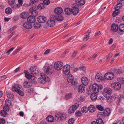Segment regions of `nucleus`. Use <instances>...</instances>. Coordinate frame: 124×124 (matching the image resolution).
Returning a JSON list of instances; mask_svg holds the SVG:
<instances>
[{"instance_id":"nucleus-1","label":"nucleus","mask_w":124,"mask_h":124,"mask_svg":"<svg viewBox=\"0 0 124 124\" xmlns=\"http://www.w3.org/2000/svg\"><path fill=\"white\" fill-rule=\"evenodd\" d=\"M22 88V85L19 84H16L13 86L12 90L13 92H16L21 96H23L24 95V94Z\"/></svg>"},{"instance_id":"nucleus-2","label":"nucleus","mask_w":124,"mask_h":124,"mask_svg":"<svg viewBox=\"0 0 124 124\" xmlns=\"http://www.w3.org/2000/svg\"><path fill=\"white\" fill-rule=\"evenodd\" d=\"M90 87L94 93H97L99 92V90H101L103 88V86L101 85H98L96 83L93 84L92 86H90Z\"/></svg>"},{"instance_id":"nucleus-3","label":"nucleus","mask_w":124,"mask_h":124,"mask_svg":"<svg viewBox=\"0 0 124 124\" xmlns=\"http://www.w3.org/2000/svg\"><path fill=\"white\" fill-rule=\"evenodd\" d=\"M43 70L45 74L47 75H51L54 72V69L52 66L45 65L43 68Z\"/></svg>"},{"instance_id":"nucleus-4","label":"nucleus","mask_w":124,"mask_h":124,"mask_svg":"<svg viewBox=\"0 0 124 124\" xmlns=\"http://www.w3.org/2000/svg\"><path fill=\"white\" fill-rule=\"evenodd\" d=\"M67 77V80L69 83H70L72 85H75L77 83L76 80L74 81L73 77L70 74H68Z\"/></svg>"},{"instance_id":"nucleus-5","label":"nucleus","mask_w":124,"mask_h":124,"mask_svg":"<svg viewBox=\"0 0 124 124\" xmlns=\"http://www.w3.org/2000/svg\"><path fill=\"white\" fill-rule=\"evenodd\" d=\"M63 65V64L62 62L58 61L55 63L54 65V67L55 70H59L62 69Z\"/></svg>"},{"instance_id":"nucleus-6","label":"nucleus","mask_w":124,"mask_h":124,"mask_svg":"<svg viewBox=\"0 0 124 124\" xmlns=\"http://www.w3.org/2000/svg\"><path fill=\"white\" fill-rule=\"evenodd\" d=\"M112 93V91L110 88L106 87L104 89L103 94L105 97H110Z\"/></svg>"},{"instance_id":"nucleus-7","label":"nucleus","mask_w":124,"mask_h":124,"mask_svg":"<svg viewBox=\"0 0 124 124\" xmlns=\"http://www.w3.org/2000/svg\"><path fill=\"white\" fill-rule=\"evenodd\" d=\"M79 106V104L78 103H75L72 106H71L68 109V112L70 114L73 113Z\"/></svg>"},{"instance_id":"nucleus-8","label":"nucleus","mask_w":124,"mask_h":124,"mask_svg":"<svg viewBox=\"0 0 124 124\" xmlns=\"http://www.w3.org/2000/svg\"><path fill=\"white\" fill-rule=\"evenodd\" d=\"M40 75L41 77V82H40V84H44L46 81H48L49 79V77L46 76L45 73H41L40 74Z\"/></svg>"},{"instance_id":"nucleus-9","label":"nucleus","mask_w":124,"mask_h":124,"mask_svg":"<svg viewBox=\"0 0 124 124\" xmlns=\"http://www.w3.org/2000/svg\"><path fill=\"white\" fill-rule=\"evenodd\" d=\"M70 66L68 64L65 65L63 67V73L65 74H69L70 71Z\"/></svg>"},{"instance_id":"nucleus-10","label":"nucleus","mask_w":124,"mask_h":124,"mask_svg":"<svg viewBox=\"0 0 124 124\" xmlns=\"http://www.w3.org/2000/svg\"><path fill=\"white\" fill-rule=\"evenodd\" d=\"M111 87L115 90H119L121 87V85L119 82H114L111 85Z\"/></svg>"},{"instance_id":"nucleus-11","label":"nucleus","mask_w":124,"mask_h":124,"mask_svg":"<svg viewBox=\"0 0 124 124\" xmlns=\"http://www.w3.org/2000/svg\"><path fill=\"white\" fill-rule=\"evenodd\" d=\"M114 77V74L112 73H107L104 75L105 78L108 80H111Z\"/></svg>"},{"instance_id":"nucleus-12","label":"nucleus","mask_w":124,"mask_h":124,"mask_svg":"<svg viewBox=\"0 0 124 124\" xmlns=\"http://www.w3.org/2000/svg\"><path fill=\"white\" fill-rule=\"evenodd\" d=\"M39 69L36 67H31L30 69V71L32 74H37L38 73Z\"/></svg>"},{"instance_id":"nucleus-13","label":"nucleus","mask_w":124,"mask_h":124,"mask_svg":"<svg viewBox=\"0 0 124 124\" xmlns=\"http://www.w3.org/2000/svg\"><path fill=\"white\" fill-rule=\"evenodd\" d=\"M66 116V115L65 114L57 113L55 115L56 118H55L56 119L57 118H58L59 120H63L65 119Z\"/></svg>"},{"instance_id":"nucleus-14","label":"nucleus","mask_w":124,"mask_h":124,"mask_svg":"<svg viewBox=\"0 0 124 124\" xmlns=\"http://www.w3.org/2000/svg\"><path fill=\"white\" fill-rule=\"evenodd\" d=\"M37 21L39 23H44L46 21V18L43 16H39L37 19Z\"/></svg>"},{"instance_id":"nucleus-15","label":"nucleus","mask_w":124,"mask_h":124,"mask_svg":"<svg viewBox=\"0 0 124 124\" xmlns=\"http://www.w3.org/2000/svg\"><path fill=\"white\" fill-rule=\"evenodd\" d=\"M79 11L78 8L77 7L74 6L71 9V14L74 16L77 15Z\"/></svg>"},{"instance_id":"nucleus-16","label":"nucleus","mask_w":124,"mask_h":124,"mask_svg":"<svg viewBox=\"0 0 124 124\" xmlns=\"http://www.w3.org/2000/svg\"><path fill=\"white\" fill-rule=\"evenodd\" d=\"M95 78L96 80L98 82L102 81L104 79L102 75L99 73H97L96 75Z\"/></svg>"},{"instance_id":"nucleus-17","label":"nucleus","mask_w":124,"mask_h":124,"mask_svg":"<svg viewBox=\"0 0 124 124\" xmlns=\"http://www.w3.org/2000/svg\"><path fill=\"white\" fill-rule=\"evenodd\" d=\"M118 28L119 27L117 24H113L111 26V30L113 32H116L118 31Z\"/></svg>"},{"instance_id":"nucleus-18","label":"nucleus","mask_w":124,"mask_h":124,"mask_svg":"<svg viewBox=\"0 0 124 124\" xmlns=\"http://www.w3.org/2000/svg\"><path fill=\"white\" fill-rule=\"evenodd\" d=\"M23 85L25 88H28L32 86V83L31 82L26 81L23 83Z\"/></svg>"},{"instance_id":"nucleus-19","label":"nucleus","mask_w":124,"mask_h":124,"mask_svg":"<svg viewBox=\"0 0 124 124\" xmlns=\"http://www.w3.org/2000/svg\"><path fill=\"white\" fill-rule=\"evenodd\" d=\"M112 96L113 98L114 99L117 100L116 104H119V102L121 101V98L120 96H118L117 95L115 94H113L112 95Z\"/></svg>"},{"instance_id":"nucleus-20","label":"nucleus","mask_w":124,"mask_h":124,"mask_svg":"<svg viewBox=\"0 0 124 124\" xmlns=\"http://www.w3.org/2000/svg\"><path fill=\"white\" fill-rule=\"evenodd\" d=\"M54 11L55 13L57 15H60L62 13L63 10L61 8L58 7L55 9Z\"/></svg>"},{"instance_id":"nucleus-21","label":"nucleus","mask_w":124,"mask_h":124,"mask_svg":"<svg viewBox=\"0 0 124 124\" xmlns=\"http://www.w3.org/2000/svg\"><path fill=\"white\" fill-rule=\"evenodd\" d=\"M27 20L28 22L30 23H33L35 22L36 19L35 17L30 16L28 18Z\"/></svg>"},{"instance_id":"nucleus-22","label":"nucleus","mask_w":124,"mask_h":124,"mask_svg":"<svg viewBox=\"0 0 124 124\" xmlns=\"http://www.w3.org/2000/svg\"><path fill=\"white\" fill-rule=\"evenodd\" d=\"M82 83L84 85H87L88 83V78L86 77H83L81 79Z\"/></svg>"},{"instance_id":"nucleus-23","label":"nucleus","mask_w":124,"mask_h":124,"mask_svg":"<svg viewBox=\"0 0 124 124\" xmlns=\"http://www.w3.org/2000/svg\"><path fill=\"white\" fill-rule=\"evenodd\" d=\"M55 24V21H51L49 20L46 22V25L48 27H53Z\"/></svg>"},{"instance_id":"nucleus-24","label":"nucleus","mask_w":124,"mask_h":124,"mask_svg":"<svg viewBox=\"0 0 124 124\" xmlns=\"http://www.w3.org/2000/svg\"><path fill=\"white\" fill-rule=\"evenodd\" d=\"M23 27L27 29H30L32 28V25L28 22H26L24 23L23 24Z\"/></svg>"},{"instance_id":"nucleus-25","label":"nucleus","mask_w":124,"mask_h":124,"mask_svg":"<svg viewBox=\"0 0 124 124\" xmlns=\"http://www.w3.org/2000/svg\"><path fill=\"white\" fill-rule=\"evenodd\" d=\"M104 116H109L111 113L110 109L109 108L105 109L103 112Z\"/></svg>"},{"instance_id":"nucleus-26","label":"nucleus","mask_w":124,"mask_h":124,"mask_svg":"<svg viewBox=\"0 0 124 124\" xmlns=\"http://www.w3.org/2000/svg\"><path fill=\"white\" fill-rule=\"evenodd\" d=\"M84 85H81L78 87V90L79 92L81 93H84L85 91V86Z\"/></svg>"},{"instance_id":"nucleus-27","label":"nucleus","mask_w":124,"mask_h":124,"mask_svg":"<svg viewBox=\"0 0 124 124\" xmlns=\"http://www.w3.org/2000/svg\"><path fill=\"white\" fill-rule=\"evenodd\" d=\"M64 11L67 15H70L71 14V9L70 8H66L64 9Z\"/></svg>"},{"instance_id":"nucleus-28","label":"nucleus","mask_w":124,"mask_h":124,"mask_svg":"<svg viewBox=\"0 0 124 124\" xmlns=\"http://www.w3.org/2000/svg\"><path fill=\"white\" fill-rule=\"evenodd\" d=\"M76 2L78 5H82L85 4V1L84 0H76Z\"/></svg>"},{"instance_id":"nucleus-29","label":"nucleus","mask_w":124,"mask_h":124,"mask_svg":"<svg viewBox=\"0 0 124 124\" xmlns=\"http://www.w3.org/2000/svg\"><path fill=\"white\" fill-rule=\"evenodd\" d=\"M15 0H8V2L9 4L11 6L12 8L14 9L16 8L15 5L14 6L15 3Z\"/></svg>"},{"instance_id":"nucleus-30","label":"nucleus","mask_w":124,"mask_h":124,"mask_svg":"<svg viewBox=\"0 0 124 124\" xmlns=\"http://www.w3.org/2000/svg\"><path fill=\"white\" fill-rule=\"evenodd\" d=\"M46 120L48 122H51L54 121V119L53 116L50 115L46 117Z\"/></svg>"},{"instance_id":"nucleus-31","label":"nucleus","mask_w":124,"mask_h":124,"mask_svg":"<svg viewBox=\"0 0 124 124\" xmlns=\"http://www.w3.org/2000/svg\"><path fill=\"white\" fill-rule=\"evenodd\" d=\"M118 1L117 2L118 4L115 7V9H116V10H119V9H120V8L122 7V3H120V2H118Z\"/></svg>"},{"instance_id":"nucleus-32","label":"nucleus","mask_w":124,"mask_h":124,"mask_svg":"<svg viewBox=\"0 0 124 124\" xmlns=\"http://www.w3.org/2000/svg\"><path fill=\"white\" fill-rule=\"evenodd\" d=\"M96 93H93L91 94L90 96L91 99L92 100H95L97 98V95Z\"/></svg>"},{"instance_id":"nucleus-33","label":"nucleus","mask_w":124,"mask_h":124,"mask_svg":"<svg viewBox=\"0 0 124 124\" xmlns=\"http://www.w3.org/2000/svg\"><path fill=\"white\" fill-rule=\"evenodd\" d=\"M88 110L90 112H93L95 110V108L93 105H90L88 107Z\"/></svg>"},{"instance_id":"nucleus-34","label":"nucleus","mask_w":124,"mask_h":124,"mask_svg":"<svg viewBox=\"0 0 124 124\" xmlns=\"http://www.w3.org/2000/svg\"><path fill=\"white\" fill-rule=\"evenodd\" d=\"M28 16L27 12H23L20 14L21 17L23 19H26Z\"/></svg>"},{"instance_id":"nucleus-35","label":"nucleus","mask_w":124,"mask_h":124,"mask_svg":"<svg viewBox=\"0 0 124 124\" xmlns=\"http://www.w3.org/2000/svg\"><path fill=\"white\" fill-rule=\"evenodd\" d=\"M12 12L11 8H7L5 10V12L7 14H10Z\"/></svg>"},{"instance_id":"nucleus-36","label":"nucleus","mask_w":124,"mask_h":124,"mask_svg":"<svg viewBox=\"0 0 124 124\" xmlns=\"http://www.w3.org/2000/svg\"><path fill=\"white\" fill-rule=\"evenodd\" d=\"M45 7V6L44 3H41L39 4L37 6V8L39 9H44Z\"/></svg>"},{"instance_id":"nucleus-37","label":"nucleus","mask_w":124,"mask_h":124,"mask_svg":"<svg viewBox=\"0 0 124 124\" xmlns=\"http://www.w3.org/2000/svg\"><path fill=\"white\" fill-rule=\"evenodd\" d=\"M119 29L121 32H124V24H120L119 27Z\"/></svg>"},{"instance_id":"nucleus-38","label":"nucleus","mask_w":124,"mask_h":124,"mask_svg":"<svg viewBox=\"0 0 124 124\" xmlns=\"http://www.w3.org/2000/svg\"><path fill=\"white\" fill-rule=\"evenodd\" d=\"M32 76V75H31L28 72H26L25 73V76L26 78L28 79H30Z\"/></svg>"},{"instance_id":"nucleus-39","label":"nucleus","mask_w":124,"mask_h":124,"mask_svg":"<svg viewBox=\"0 0 124 124\" xmlns=\"http://www.w3.org/2000/svg\"><path fill=\"white\" fill-rule=\"evenodd\" d=\"M115 10L114 11L113 13V17H115L120 13V11L119 10L115 9Z\"/></svg>"},{"instance_id":"nucleus-40","label":"nucleus","mask_w":124,"mask_h":124,"mask_svg":"<svg viewBox=\"0 0 124 124\" xmlns=\"http://www.w3.org/2000/svg\"><path fill=\"white\" fill-rule=\"evenodd\" d=\"M72 96V94L71 93H69L65 95V96L64 98L66 100H68L71 98Z\"/></svg>"},{"instance_id":"nucleus-41","label":"nucleus","mask_w":124,"mask_h":124,"mask_svg":"<svg viewBox=\"0 0 124 124\" xmlns=\"http://www.w3.org/2000/svg\"><path fill=\"white\" fill-rule=\"evenodd\" d=\"M49 20L51 21H55L56 20V16L54 15H52L51 16Z\"/></svg>"},{"instance_id":"nucleus-42","label":"nucleus","mask_w":124,"mask_h":124,"mask_svg":"<svg viewBox=\"0 0 124 124\" xmlns=\"http://www.w3.org/2000/svg\"><path fill=\"white\" fill-rule=\"evenodd\" d=\"M96 122L98 124H103L104 123L103 120L100 118L97 119Z\"/></svg>"},{"instance_id":"nucleus-43","label":"nucleus","mask_w":124,"mask_h":124,"mask_svg":"<svg viewBox=\"0 0 124 124\" xmlns=\"http://www.w3.org/2000/svg\"><path fill=\"white\" fill-rule=\"evenodd\" d=\"M0 115L3 117H6L7 114V112L4 110H2L0 112Z\"/></svg>"},{"instance_id":"nucleus-44","label":"nucleus","mask_w":124,"mask_h":124,"mask_svg":"<svg viewBox=\"0 0 124 124\" xmlns=\"http://www.w3.org/2000/svg\"><path fill=\"white\" fill-rule=\"evenodd\" d=\"M34 27L35 28H40L41 27V24L39 23H36L34 24Z\"/></svg>"},{"instance_id":"nucleus-45","label":"nucleus","mask_w":124,"mask_h":124,"mask_svg":"<svg viewBox=\"0 0 124 124\" xmlns=\"http://www.w3.org/2000/svg\"><path fill=\"white\" fill-rule=\"evenodd\" d=\"M18 4H16V6L17 8H19L21 6L23 3L22 0H18Z\"/></svg>"},{"instance_id":"nucleus-46","label":"nucleus","mask_w":124,"mask_h":124,"mask_svg":"<svg viewBox=\"0 0 124 124\" xmlns=\"http://www.w3.org/2000/svg\"><path fill=\"white\" fill-rule=\"evenodd\" d=\"M96 108L101 111L103 110L104 109V107L100 105H97L96 106Z\"/></svg>"},{"instance_id":"nucleus-47","label":"nucleus","mask_w":124,"mask_h":124,"mask_svg":"<svg viewBox=\"0 0 124 124\" xmlns=\"http://www.w3.org/2000/svg\"><path fill=\"white\" fill-rule=\"evenodd\" d=\"M88 109L87 107H85L82 108L81 109V111L83 113H86L88 111Z\"/></svg>"},{"instance_id":"nucleus-48","label":"nucleus","mask_w":124,"mask_h":124,"mask_svg":"<svg viewBox=\"0 0 124 124\" xmlns=\"http://www.w3.org/2000/svg\"><path fill=\"white\" fill-rule=\"evenodd\" d=\"M5 103L6 105L9 106L11 105V102L9 99H7L6 100Z\"/></svg>"},{"instance_id":"nucleus-49","label":"nucleus","mask_w":124,"mask_h":124,"mask_svg":"<svg viewBox=\"0 0 124 124\" xmlns=\"http://www.w3.org/2000/svg\"><path fill=\"white\" fill-rule=\"evenodd\" d=\"M63 20L62 16L61 15L57 16H56V20L58 21H62Z\"/></svg>"},{"instance_id":"nucleus-50","label":"nucleus","mask_w":124,"mask_h":124,"mask_svg":"<svg viewBox=\"0 0 124 124\" xmlns=\"http://www.w3.org/2000/svg\"><path fill=\"white\" fill-rule=\"evenodd\" d=\"M37 8L36 6H34L31 8L29 9L31 13L34 11H36Z\"/></svg>"},{"instance_id":"nucleus-51","label":"nucleus","mask_w":124,"mask_h":124,"mask_svg":"<svg viewBox=\"0 0 124 124\" xmlns=\"http://www.w3.org/2000/svg\"><path fill=\"white\" fill-rule=\"evenodd\" d=\"M104 116L103 113L101 112L98 114L97 117L101 119L103 117H104Z\"/></svg>"},{"instance_id":"nucleus-52","label":"nucleus","mask_w":124,"mask_h":124,"mask_svg":"<svg viewBox=\"0 0 124 124\" xmlns=\"http://www.w3.org/2000/svg\"><path fill=\"white\" fill-rule=\"evenodd\" d=\"M32 15L31 16L35 17L38 15V13L36 11H34L31 13Z\"/></svg>"},{"instance_id":"nucleus-53","label":"nucleus","mask_w":124,"mask_h":124,"mask_svg":"<svg viewBox=\"0 0 124 124\" xmlns=\"http://www.w3.org/2000/svg\"><path fill=\"white\" fill-rule=\"evenodd\" d=\"M36 79L37 78L36 77L32 76L30 79L31 80V81L32 83H35L36 81Z\"/></svg>"},{"instance_id":"nucleus-54","label":"nucleus","mask_w":124,"mask_h":124,"mask_svg":"<svg viewBox=\"0 0 124 124\" xmlns=\"http://www.w3.org/2000/svg\"><path fill=\"white\" fill-rule=\"evenodd\" d=\"M15 48V47H12L7 51L6 54H7L8 55Z\"/></svg>"},{"instance_id":"nucleus-55","label":"nucleus","mask_w":124,"mask_h":124,"mask_svg":"<svg viewBox=\"0 0 124 124\" xmlns=\"http://www.w3.org/2000/svg\"><path fill=\"white\" fill-rule=\"evenodd\" d=\"M74 120L73 118L70 119L68 121L69 124H72L74 122Z\"/></svg>"},{"instance_id":"nucleus-56","label":"nucleus","mask_w":124,"mask_h":124,"mask_svg":"<svg viewBox=\"0 0 124 124\" xmlns=\"http://www.w3.org/2000/svg\"><path fill=\"white\" fill-rule=\"evenodd\" d=\"M3 109L4 110L8 111L9 110V107L8 105H5L3 107Z\"/></svg>"},{"instance_id":"nucleus-57","label":"nucleus","mask_w":124,"mask_h":124,"mask_svg":"<svg viewBox=\"0 0 124 124\" xmlns=\"http://www.w3.org/2000/svg\"><path fill=\"white\" fill-rule=\"evenodd\" d=\"M7 96L8 98L11 99H12L14 97L13 94L10 93L8 94Z\"/></svg>"},{"instance_id":"nucleus-58","label":"nucleus","mask_w":124,"mask_h":124,"mask_svg":"<svg viewBox=\"0 0 124 124\" xmlns=\"http://www.w3.org/2000/svg\"><path fill=\"white\" fill-rule=\"evenodd\" d=\"M50 1L49 0H44L43 3L45 5H48L50 3Z\"/></svg>"},{"instance_id":"nucleus-59","label":"nucleus","mask_w":124,"mask_h":124,"mask_svg":"<svg viewBox=\"0 0 124 124\" xmlns=\"http://www.w3.org/2000/svg\"><path fill=\"white\" fill-rule=\"evenodd\" d=\"M89 34L85 35L83 39L84 40L87 41L89 39L90 37L89 36Z\"/></svg>"},{"instance_id":"nucleus-60","label":"nucleus","mask_w":124,"mask_h":124,"mask_svg":"<svg viewBox=\"0 0 124 124\" xmlns=\"http://www.w3.org/2000/svg\"><path fill=\"white\" fill-rule=\"evenodd\" d=\"M115 72L116 74H121L122 73V71L119 69L116 70H115Z\"/></svg>"},{"instance_id":"nucleus-61","label":"nucleus","mask_w":124,"mask_h":124,"mask_svg":"<svg viewBox=\"0 0 124 124\" xmlns=\"http://www.w3.org/2000/svg\"><path fill=\"white\" fill-rule=\"evenodd\" d=\"M39 0H30V3L31 4H33L38 1Z\"/></svg>"},{"instance_id":"nucleus-62","label":"nucleus","mask_w":124,"mask_h":124,"mask_svg":"<svg viewBox=\"0 0 124 124\" xmlns=\"http://www.w3.org/2000/svg\"><path fill=\"white\" fill-rule=\"evenodd\" d=\"M107 99V101L109 102H110L112 101V99L111 98V96L110 97H105Z\"/></svg>"},{"instance_id":"nucleus-63","label":"nucleus","mask_w":124,"mask_h":124,"mask_svg":"<svg viewBox=\"0 0 124 124\" xmlns=\"http://www.w3.org/2000/svg\"><path fill=\"white\" fill-rule=\"evenodd\" d=\"M112 55L113 54L112 53H109L106 57V59L109 60L112 56Z\"/></svg>"},{"instance_id":"nucleus-64","label":"nucleus","mask_w":124,"mask_h":124,"mask_svg":"<svg viewBox=\"0 0 124 124\" xmlns=\"http://www.w3.org/2000/svg\"><path fill=\"white\" fill-rule=\"evenodd\" d=\"M118 81L121 83H124V78H122L119 79Z\"/></svg>"}]
</instances>
